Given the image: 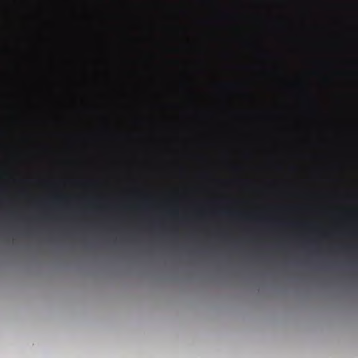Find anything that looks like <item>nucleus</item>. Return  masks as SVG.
Instances as JSON below:
<instances>
[{"label":"nucleus","mask_w":358,"mask_h":358,"mask_svg":"<svg viewBox=\"0 0 358 358\" xmlns=\"http://www.w3.org/2000/svg\"><path fill=\"white\" fill-rule=\"evenodd\" d=\"M223 213L227 215H231V216H232V215H241L239 213L234 212V211H224Z\"/></svg>","instance_id":"f257e3e1"}]
</instances>
